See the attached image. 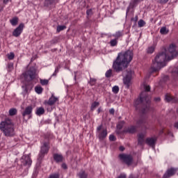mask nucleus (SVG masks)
Listing matches in <instances>:
<instances>
[{
	"mask_svg": "<svg viewBox=\"0 0 178 178\" xmlns=\"http://www.w3.org/2000/svg\"><path fill=\"white\" fill-rule=\"evenodd\" d=\"M174 127H175V129H178V122L175 123Z\"/></svg>",
	"mask_w": 178,
	"mask_h": 178,
	"instance_id": "864d4df0",
	"label": "nucleus"
},
{
	"mask_svg": "<svg viewBox=\"0 0 178 178\" xmlns=\"http://www.w3.org/2000/svg\"><path fill=\"white\" fill-rule=\"evenodd\" d=\"M79 178H87V174L85 171H81L78 174Z\"/></svg>",
	"mask_w": 178,
	"mask_h": 178,
	"instance_id": "2f4dec72",
	"label": "nucleus"
},
{
	"mask_svg": "<svg viewBox=\"0 0 178 178\" xmlns=\"http://www.w3.org/2000/svg\"><path fill=\"white\" fill-rule=\"evenodd\" d=\"M74 80H76V75L74 76Z\"/></svg>",
	"mask_w": 178,
	"mask_h": 178,
	"instance_id": "052dcab7",
	"label": "nucleus"
},
{
	"mask_svg": "<svg viewBox=\"0 0 178 178\" xmlns=\"http://www.w3.org/2000/svg\"><path fill=\"white\" fill-rule=\"evenodd\" d=\"M160 33L163 35H165V34H168L169 33V29H168V28H166V26H163L160 29Z\"/></svg>",
	"mask_w": 178,
	"mask_h": 178,
	"instance_id": "b1692460",
	"label": "nucleus"
},
{
	"mask_svg": "<svg viewBox=\"0 0 178 178\" xmlns=\"http://www.w3.org/2000/svg\"><path fill=\"white\" fill-rule=\"evenodd\" d=\"M133 51L131 50L119 53L115 60L113 63V69L116 72V73L122 72L123 70L126 69V67L129 66L130 62L133 60Z\"/></svg>",
	"mask_w": 178,
	"mask_h": 178,
	"instance_id": "7ed1b4c3",
	"label": "nucleus"
},
{
	"mask_svg": "<svg viewBox=\"0 0 178 178\" xmlns=\"http://www.w3.org/2000/svg\"><path fill=\"white\" fill-rule=\"evenodd\" d=\"M41 84L45 86V79L41 81Z\"/></svg>",
	"mask_w": 178,
	"mask_h": 178,
	"instance_id": "5fc2aeb1",
	"label": "nucleus"
},
{
	"mask_svg": "<svg viewBox=\"0 0 178 178\" xmlns=\"http://www.w3.org/2000/svg\"><path fill=\"white\" fill-rule=\"evenodd\" d=\"M92 9H88L86 10V15H87V18L90 17V16H92Z\"/></svg>",
	"mask_w": 178,
	"mask_h": 178,
	"instance_id": "4c0bfd02",
	"label": "nucleus"
},
{
	"mask_svg": "<svg viewBox=\"0 0 178 178\" xmlns=\"http://www.w3.org/2000/svg\"><path fill=\"white\" fill-rule=\"evenodd\" d=\"M99 106V102H95L92 104L91 105V111H94V109H95V108H97V106Z\"/></svg>",
	"mask_w": 178,
	"mask_h": 178,
	"instance_id": "f704fd0d",
	"label": "nucleus"
},
{
	"mask_svg": "<svg viewBox=\"0 0 178 178\" xmlns=\"http://www.w3.org/2000/svg\"><path fill=\"white\" fill-rule=\"evenodd\" d=\"M21 162L22 166H26V170H25L24 174L27 175V173H29V168H30L31 166V163H33L30 154L24 155L21 159Z\"/></svg>",
	"mask_w": 178,
	"mask_h": 178,
	"instance_id": "0eeeda50",
	"label": "nucleus"
},
{
	"mask_svg": "<svg viewBox=\"0 0 178 178\" xmlns=\"http://www.w3.org/2000/svg\"><path fill=\"white\" fill-rule=\"evenodd\" d=\"M44 113H45V109H44V108H37L35 111V115H37V116H41L42 115H44Z\"/></svg>",
	"mask_w": 178,
	"mask_h": 178,
	"instance_id": "4be33fe9",
	"label": "nucleus"
},
{
	"mask_svg": "<svg viewBox=\"0 0 178 178\" xmlns=\"http://www.w3.org/2000/svg\"><path fill=\"white\" fill-rule=\"evenodd\" d=\"M110 37H114L115 40H119V38H120V37H123V31H118L115 32L114 34L111 35Z\"/></svg>",
	"mask_w": 178,
	"mask_h": 178,
	"instance_id": "6ab92c4d",
	"label": "nucleus"
},
{
	"mask_svg": "<svg viewBox=\"0 0 178 178\" xmlns=\"http://www.w3.org/2000/svg\"><path fill=\"white\" fill-rule=\"evenodd\" d=\"M146 23L145 22L144 19H140L138 22V27H144Z\"/></svg>",
	"mask_w": 178,
	"mask_h": 178,
	"instance_id": "72a5a7b5",
	"label": "nucleus"
},
{
	"mask_svg": "<svg viewBox=\"0 0 178 178\" xmlns=\"http://www.w3.org/2000/svg\"><path fill=\"white\" fill-rule=\"evenodd\" d=\"M154 101H156V102H159V101H161V97L154 98Z\"/></svg>",
	"mask_w": 178,
	"mask_h": 178,
	"instance_id": "8fccbe9b",
	"label": "nucleus"
},
{
	"mask_svg": "<svg viewBox=\"0 0 178 178\" xmlns=\"http://www.w3.org/2000/svg\"><path fill=\"white\" fill-rule=\"evenodd\" d=\"M23 29H24V24L21 23L13 32L14 37H19L20 34L23 33Z\"/></svg>",
	"mask_w": 178,
	"mask_h": 178,
	"instance_id": "9b49d317",
	"label": "nucleus"
},
{
	"mask_svg": "<svg viewBox=\"0 0 178 178\" xmlns=\"http://www.w3.org/2000/svg\"><path fill=\"white\" fill-rule=\"evenodd\" d=\"M97 111H98V113H99V112H101V110L99 108Z\"/></svg>",
	"mask_w": 178,
	"mask_h": 178,
	"instance_id": "bf43d9fd",
	"label": "nucleus"
},
{
	"mask_svg": "<svg viewBox=\"0 0 178 178\" xmlns=\"http://www.w3.org/2000/svg\"><path fill=\"white\" fill-rule=\"evenodd\" d=\"M112 91L114 94H118L119 92V86H115L112 88Z\"/></svg>",
	"mask_w": 178,
	"mask_h": 178,
	"instance_id": "e433bc0d",
	"label": "nucleus"
},
{
	"mask_svg": "<svg viewBox=\"0 0 178 178\" xmlns=\"http://www.w3.org/2000/svg\"><path fill=\"white\" fill-rule=\"evenodd\" d=\"M155 143H156V138H147L146 139V144L152 148H154Z\"/></svg>",
	"mask_w": 178,
	"mask_h": 178,
	"instance_id": "2eb2a0df",
	"label": "nucleus"
},
{
	"mask_svg": "<svg viewBox=\"0 0 178 178\" xmlns=\"http://www.w3.org/2000/svg\"><path fill=\"white\" fill-rule=\"evenodd\" d=\"M145 123H147V122L145 121V120L143 119H140L137 122L136 124L137 126H144V124H145Z\"/></svg>",
	"mask_w": 178,
	"mask_h": 178,
	"instance_id": "c756f323",
	"label": "nucleus"
},
{
	"mask_svg": "<svg viewBox=\"0 0 178 178\" xmlns=\"http://www.w3.org/2000/svg\"><path fill=\"white\" fill-rule=\"evenodd\" d=\"M109 113H111V115H114L115 113V109L114 108H111L109 110Z\"/></svg>",
	"mask_w": 178,
	"mask_h": 178,
	"instance_id": "49530a36",
	"label": "nucleus"
},
{
	"mask_svg": "<svg viewBox=\"0 0 178 178\" xmlns=\"http://www.w3.org/2000/svg\"><path fill=\"white\" fill-rule=\"evenodd\" d=\"M48 149H49V147H48V145L46 143L45 144V152H47V151H48Z\"/></svg>",
	"mask_w": 178,
	"mask_h": 178,
	"instance_id": "603ef678",
	"label": "nucleus"
},
{
	"mask_svg": "<svg viewBox=\"0 0 178 178\" xmlns=\"http://www.w3.org/2000/svg\"><path fill=\"white\" fill-rule=\"evenodd\" d=\"M9 2V0H3V3L6 4Z\"/></svg>",
	"mask_w": 178,
	"mask_h": 178,
	"instance_id": "6e6d98bb",
	"label": "nucleus"
},
{
	"mask_svg": "<svg viewBox=\"0 0 178 178\" xmlns=\"http://www.w3.org/2000/svg\"><path fill=\"white\" fill-rule=\"evenodd\" d=\"M37 70L34 67H31L28 71H26L24 74V77L27 83L25 86H22V88L24 89V92L27 93L31 90H33V87H34V84L33 83V80L35 79Z\"/></svg>",
	"mask_w": 178,
	"mask_h": 178,
	"instance_id": "39448f33",
	"label": "nucleus"
},
{
	"mask_svg": "<svg viewBox=\"0 0 178 178\" xmlns=\"http://www.w3.org/2000/svg\"><path fill=\"white\" fill-rule=\"evenodd\" d=\"M0 130L5 137H15V123L10 118H6L0 123Z\"/></svg>",
	"mask_w": 178,
	"mask_h": 178,
	"instance_id": "20e7f679",
	"label": "nucleus"
},
{
	"mask_svg": "<svg viewBox=\"0 0 178 178\" xmlns=\"http://www.w3.org/2000/svg\"><path fill=\"white\" fill-rule=\"evenodd\" d=\"M178 55L177 47L176 44H170L168 51L159 53L154 60H152V65L150 68V73H156L159 72L162 67L166 66V61L172 60Z\"/></svg>",
	"mask_w": 178,
	"mask_h": 178,
	"instance_id": "f257e3e1",
	"label": "nucleus"
},
{
	"mask_svg": "<svg viewBox=\"0 0 178 178\" xmlns=\"http://www.w3.org/2000/svg\"><path fill=\"white\" fill-rule=\"evenodd\" d=\"M50 3H54V2H55V0H49Z\"/></svg>",
	"mask_w": 178,
	"mask_h": 178,
	"instance_id": "4d7b16f0",
	"label": "nucleus"
},
{
	"mask_svg": "<svg viewBox=\"0 0 178 178\" xmlns=\"http://www.w3.org/2000/svg\"><path fill=\"white\" fill-rule=\"evenodd\" d=\"M109 140L111 141H116V137H115L113 134H111L109 136Z\"/></svg>",
	"mask_w": 178,
	"mask_h": 178,
	"instance_id": "79ce46f5",
	"label": "nucleus"
},
{
	"mask_svg": "<svg viewBox=\"0 0 178 178\" xmlns=\"http://www.w3.org/2000/svg\"><path fill=\"white\" fill-rule=\"evenodd\" d=\"M58 99H58V97H56L54 96V95H52L51 97L49 99L47 105H54L56 102L58 101Z\"/></svg>",
	"mask_w": 178,
	"mask_h": 178,
	"instance_id": "aec40b11",
	"label": "nucleus"
},
{
	"mask_svg": "<svg viewBox=\"0 0 178 178\" xmlns=\"http://www.w3.org/2000/svg\"><path fill=\"white\" fill-rule=\"evenodd\" d=\"M95 83H97V79H95L94 78H90V82H89L90 86H95Z\"/></svg>",
	"mask_w": 178,
	"mask_h": 178,
	"instance_id": "58836bf2",
	"label": "nucleus"
},
{
	"mask_svg": "<svg viewBox=\"0 0 178 178\" xmlns=\"http://www.w3.org/2000/svg\"><path fill=\"white\" fill-rule=\"evenodd\" d=\"M124 124V121H121L117 124V133H120V131L122 129H123V126Z\"/></svg>",
	"mask_w": 178,
	"mask_h": 178,
	"instance_id": "393cba45",
	"label": "nucleus"
},
{
	"mask_svg": "<svg viewBox=\"0 0 178 178\" xmlns=\"http://www.w3.org/2000/svg\"><path fill=\"white\" fill-rule=\"evenodd\" d=\"M133 74H134V72L131 70L127 71V74L123 78V83L124 86H126V88H130V83L131 81V77H133Z\"/></svg>",
	"mask_w": 178,
	"mask_h": 178,
	"instance_id": "1a4fd4ad",
	"label": "nucleus"
},
{
	"mask_svg": "<svg viewBox=\"0 0 178 178\" xmlns=\"http://www.w3.org/2000/svg\"><path fill=\"white\" fill-rule=\"evenodd\" d=\"M161 133H163V131H161Z\"/></svg>",
	"mask_w": 178,
	"mask_h": 178,
	"instance_id": "e2e57ef3",
	"label": "nucleus"
},
{
	"mask_svg": "<svg viewBox=\"0 0 178 178\" xmlns=\"http://www.w3.org/2000/svg\"><path fill=\"white\" fill-rule=\"evenodd\" d=\"M53 158L57 163L63 161V156L62 154H54Z\"/></svg>",
	"mask_w": 178,
	"mask_h": 178,
	"instance_id": "a211bd4d",
	"label": "nucleus"
},
{
	"mask_svg": "<svg viewBox=\"0 0 178 178\" xmlns=\"http://www.w3.org/2000/svg\"><path fill=\"white\" fill-rule=\"evenodd\" d=\"M96 137H97L99 141H104L108 137V129L104 128L102 124L99 125L96 129Z\"/></svg>",
	"mask_w": 178,
	"mask_h": 178,
	"instance_id": "423d86ee",
	"label": "nucleus"
},
{
	"mask_svg": "<svg viewBox=\"0 0 178 178\" xmlns=\"http://www.w3.org/2000/svg\"><path fill=\"white\" fill-rule=\"evenodd\" d=\"M31 113H33V106H28L22 113L23 119L25 120L26 116H28V119H30Z\"/></svg>",
	"mask_w": 178,
	"mask_h": 178,
	"instance_id": "9d476101",
	"label": "nucleus"
},
{
	"mask_svg": "<svg viewBox=\"0 0 178 178\" xmlns=\"http://www.w3.org/2000/svg\"><path fill=\"white\" fill-rule=\"evenodd\" d=\"M49 178H59V174H53Z\"/></svg>",
	"mask_w": 178,
	"mask_h": 178,
	"instance_id": "c03bdc74",
	"label": "nucleus"
},
{
	"mask_svg": "<svg viewBox=\"0 0 178 178\" xmlns=\"http://www.w3.org/2000/svg\"><path fill=\"white\" fill-rule=\"evenodd\" d=\"M143 1L144 0H132L127 9V13H129V10H130V9H134V8H136V6H137L140 2H143Z\"/></svg>",
	"mask_w": 178,
	"mask_h": 178,
	"instance_id": "ddd939ff",
	"label": "nucleus"
},
{
	"mask_svg": "<svg viewBox=\"0 0 178 178\" xmlns=\"http://www.w3.org/2000/svg\"><path fill=\"white\" fill-rule=\"evenodd\" d=\"M7 70L10 72L13 70V63H8L7 65Z\"/></svg>",
	"mask_w": 178,
	"mask_h": 178,
	"instance_id": "7c9ffc66",
	"label": "nucleus"
},
{
	"mask_svg": "<svg viewBox=\"0 0 178 178\" xmlns=\"http://www.w3.org/2000/svg\"><path fill=\"white\" fill-rule=\"evenodd\" d=\"M165 100L166 102H172L175 103L178 102V99L177 97H173L170 95H165Z\"/></svg>",
	"mask_w": 178,
	"mask_h": 178,
	"instance_id": "f3484780",
	"label": "nucleus"
},
{
	"mask_svg": "<svg viewBox=\"0 0 178 178\" xmlns=\"http://www.w3.org/2000/svg\"><path fill=\"white\" fill-rule=\"evenodd\" d=\"M137 131V127L134 125H131L125 129L123 130V133H129V134H133Z\"/></svg>",
	"mask_w": 178,
	"mask_h": 178,
	"instance_id": "4468645a",
	"label": "nucleus"
},
{
	"mask_svg": "<svg viewBox=\"0 0 178 178\" xmlns=\"http://www.w3.org/2000/svg\"><path fill=\"white\" fill-rule=\"evenodd\" d=\"M66 29V26L62 25V26H57V33H60V31L65 30Z\"/></svg>",
	"mask_w": 178,
	"mask_h": 178,
	"instance_id": "473e14b6",
	"label": "nucleus"
},
{
	"mask_svg": "<svg viewBox=\"0 0 178 178\" xmlns=\"http://www.w3.org/2000/svg\"><path fill=\"white\" fill-rule=\"evenodd\" d=\"M46 106H47V112H51V111L53 109L52 105H49V104H48V103H47Z\"/></svg>",
	"mask_w": 178,
	"mask_h": 178,
	"instance_id": "ea45409f",
	"label": "nucleus"
},
{
	"mask_svg": "<svg viewBox=\"0 0 178 178\" xmlns=\"http://www.w3.org/2000/svg\"><path fill=\"white\" fill-rule=\"evenodd\" d=\"M154 51H155V47L154 45L149 47L147 49V54H154Z\"/></svg>",
	"mask_w": 178,
	"mask_h": 178,
	"instance_id": "c85d7f7f",
	"label": "nucleus"
},
{
	"mask_svg": "<svg viewBox=\"0 0 178 178\" xmlns=\"http://www.w3.org/2000/svg\"><path fill=\"white\" fill-rule=\"evenodd\" d=\"M145 91L140 93V98L134 101V106L136 111L142 113L152 112L154 107H151V97L147 92L151 91V87L145 83L143 84Z\"/></svg>",
	"mask_w": 178,
	"mask_h": 178,
	"instance_id": "f03ea898",
	"label": "nucleus"
},
{
	"mask_svg": "<svg viewBox=\"0 0 178 178\" xmlns=\"http://www.w3.org/2000/svg\"><path fill=\"white\" fill-rule=\"evenodd\" d=\"M119 158L127 166H130L133 163V156L130 154H120Z\"/></svg>",
	"mask_w": 178,
	"mask_h": 178,
	"instance_id": "6e6552de",
	"label": "nucleus"
},
{
	"mask_svg": "<svg viewBox=\"0 0 178 178\" xmlns=\"http://www.w3.org/2000/svg\"><path fill=\"white\" fill-rule=\"evenodd\" d=\"M35 91L37 94H42V88L40 86H37L35 87Z\"/></svg>",
	"mask_w": 178,
	"mask_h": 178,
	"instance_id": "cd10ccee",
	"label": "nucleus"
},
{
	"mask_svg": "<svg viewBox=\"0 0 178 178\" xmlns=\"http://www.w3.org/2000/svg\"><path fill=\"white\" fill-rule=\"evenodd\" d=\"M165 77H166V79H168V76H166Z\"/></svg>",
	"mask_w": 178,
	"mask_h": 178,
	"instance_id": "680f3d73",
	"label": "nucleus"
},
{
	"mask_svg": "<svg viewBox=\"0 0 178 178\" xmlns=\"http://www.w3.org/2000/svg\"><path fill=\"white\" fill-rule=\"evenodd\" d=\"M58 72H59V70L58 67H56L55 70V72H54V74L51 76H56V73H58Z\"/></svg>",
	"mask_w": 178,
	"mask_h": 178,
	"instance_id": "de8ad7c7",
	"label": "nucleus"
},
{
	"mask_svg": "<svg viewBox=\"0 0 178 178\" xmlns=\"http://www.w3.org/2000/svg\"><path fill=\"white\" fill-rule=\"evenodd\" d=\"M61 166L63 169H67V165H66V163H63Z\"/></svg>",
	"mask_w": 178,
	"mask_h": 178,
	"instance_id": "09e8293b",
	"label": "nucleus"
},
{
	"mask_svg": "<svg viewBox=\"0 0 178 178\" xmlns=\"http://www.w3.org/2000/svg\"><path fill=\"white\" fill-rule=\"evenodd\" d=\"M10 23L12 26H17V23H19V18L17 17H15L13 19H10Z\"/></svg>",
	"mask_w": 178,
	"mask_h": 178,
	"instance_id": "5701e85b",
	"label": "nucleus"
},
{
	"mask_svg": "<svg viewBox=\"0 0 178 178\" xmlns=\"http://www.w3.org/2000/svg\"><path fill=\"white\" fill-rule=\"evenodd\" d=\"M119 149H120V151L123 152V151H124V147L120 146V147H119Z\"/></svg>",
	"mask_w": 178,
	"mask_h": 178,
	"instance_id": "3c124183",
	"label": "nucleus"
},
{
	"mask_svg": "<svg viewBox=\"0 0 178 178\" xmlns=\"http://www.w3.org/2000/svg\"><path fill=\"white\" fill-rule=\"evenodd\" d=\"M7 56H8V58L9 59V60H13V59H15V53H13V52H10Z\"/></svg>",
	"mask_w": 178,
	"mask_h": 178,
	"instance_id": "c9c22d12",
	"label": "nucleus"
},
{
	"mask_svg": "<svg viewBox=\"0 0 178 178\" xmlns=\"http://www.w3.org/2000/svg\"><path fill=\"white\" fill-rule=\"evenodd\" d=\"M45 156V143H43L42 147H41L40 152L38 155V161H42Z\"/></svg>",
	"mask_w": 178,
	"mask_h": 178,
	"instance_id": "dca6fc26",
	"label": "nucleus"
},
{
	"mask_svg": "<svg viewBox=\"0 0 178 178\" xmlns=\"http://www.w3.org/2000/svg\"><path fill=\"white\" fill-rule=\"evenodd\" d=\"M177 170H178V168H169L163 175V178L172 177V176H174L176 174V172H177Z\"/></svg>",
	"mask_w": 178,
	"mask_h": 178,
	"instance_id": "f8f14e48",
	"label": "nucleus"
},
{
	"mask_svg": "<svg viewBox=\"0 0 178 178\" xmlns=\"http://www.w3.org/2000/svg\"><path fill=\"white\" fill-rule=\"evenodd\" d=\"M49 81V80H48V79H46V80H45V85H46V86H47V84H48Z\"/></svg>",
	"mask_w": 178,
	"mask_h": 178,
	"instance_id": "13d9d810",
	"label": "nucleus"
},
{
	"mask_svg": "<svg viewBox=\"0 0 178 178\" xmlns=\"http://www.w3.org/2000/svg\"><path fill=\"white\" fill-rule=\"evenodd\" d=\"M138 20V16L136 15L134 17L131 18V22H134V23H137Z\"/></svg>",
	"mask_w": 178,
	"mask_h": 178,
	"instance_id": "37998d69",
	"label": "nucleus"
},
{
	"mask_svg": "<svg viewBox=\"0 0 178 178\" xmlns=\"http://www.w3.org/2000/svg\"><path fill=\"white\" fill-rule=\"evenodd\" d=\"M160 3H168L169 2V0H159Z\"/></svg>",
	"mask_w": 178,
	"mask_h": 178,
	"instance_id": "a18cd8bd",
	"label": "nucleus"
},
{
	"mask_svg": "<svg viewBox=\"0 0 178 178\" xmlns=\"http://www.w3.org/2000/svg\"><path fill=\"white\" fill-rule=\"evenodd\" d=\"M144 137H145V135L143 133H140L138 135V143L139 145H143Z\"/></svg>",
	"mask_w": 178,
	"mask_h": 178,
	"instance_id": "412c9836",
	"label": "nucleus"
},
{
	"mask_svg": "<svg viewBox=\"0 0 178 178\" xmlns=\"http://www.w3.org/2000/svg\"><path fill=\"white\" fill-rule=\"evenodd\" d=\"M106 77H111L112 76V70H108L106 72Z\"/></svg>",
	"mask_w": 178,
	"mask_h": 178,
	"instance_id": "a19ab883",
	"label": "nucleus"
},
{
	"mask_svg": "<svg viewBox=\"0 0 178 178\" xmlns=\"http://www.w3.org/2000/svg\"><path fill=\"white\" fill-rule=\"evenodd\" d=\"M118 39H113L111 40H110V45L111 47H117L118 46Z\"/></svg>",
	"mask_w": 178,
	"mask_h": 178,
	"instance_id": "bb28decb",
	"label": "nucleus"
},
{
	"mask_svg": "<svg viewBox=\"0 0 178 178\" xmlns=\"http://www.w3.org/2000/svg\"><path fill=\"white\" fill-rule=\"evenodd\" d=\"M10 116H15V115H17V109L13 108L9 110Z\"/></svg>",
	"mask_w": 178,
	"mask_h": 178,
	"instance_id": "a878e982",
	"label": "nucleus"
}]
</instances>
